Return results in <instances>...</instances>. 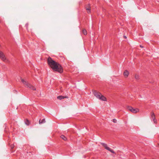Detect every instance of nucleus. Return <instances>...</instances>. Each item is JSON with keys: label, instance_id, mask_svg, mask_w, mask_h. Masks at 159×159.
<instances>
[{"label": "nucleus", "instance_id": "423d86ee", "mask_svg": "<svg viewBox=\"0 0 159 159\" xmlns=\"http://www.w3.org/2000/svg\"><path fill=\"white\" fill-rule=\"evenodd\" d=\"M0 57L4 61H7L6 57L5 56L2 52L0 51Z\"/></svg>", "mask_w": 159, "mask_h": 159}, {"label": "nucleus", "instance_id": "4468645a", "mask_svg": "<svg viewBox=\"0 0 159 159\" xmlns=\"http://www.w3.org/2000/svg\"><path fill=\"white\" fill-rule=\"evenodd\" d=\"M83 33L84 35H86L87 34V31L85 29L83 30Z\"/></svg>", "mask_w": 159, "mask_h": 159}, {"label": "nucleus", "instance_id": "ddd939ff", "mask_svg": "<svg viewBox=\"0 0 159 159\" xmlns=\"http://www.w3.org/2000/svg\"><path fill=\"white\" fill-rule=\"evenodd\" d=\"M25 123L27 125H29L30 124V122L28 120L26 119L25 121Z\"/></svg>", "mask_w": 159, "mask_h": 159}, {"label": "nucleus", "instance_id": "dca6fc26", "mask_svg": "<svg viewBox=\"0 0 159 159\" xmlns=\"http://www.w3.org/2000/svg\"><path fill=\"white\" fill-rule=\"evenodd\" d=\"M135 78L136 79H139V76L138 75H135Z\"/></svg>", "mask_w": 159, "mask_h": 159}, {"label": "nucleus", "instance_id": "f3484780", "mask_svg": "<svg viewBox=\"0 0 159 159\" xmlns=\"http://www.w3.org/2000/svg\"><path fill=\"white\" fill-rule=\"evenodd\" d=\"M113 122L114 123H116L117 122V120L116 119H113Z\"/></svg>", "mask_w": 159, "mask_h": 159}, {"label": "nucleus", "instance_id": "aec40b11", "mask_svg": "<svg viewBox=\"0 0 159 159\" xmlns=\"http://www.w3.org/2000/svg\"><path fill=\"white\" fill-rule=\"evenodd\" d=\"M124 38H125V39L126 38V37L125 36H124Z\"/></svg>", "mask_w": 159, "mask_h": 159}, {"label": "nucleus", "instance_id": "7ed1b4c3", "mask_svg": "<svg viewBox=\"0 0 159 159\" xmlns=\"http://www.w3.org/2000/svg\"><path fill=\"white\" fill-rule=\"evenodd\" d=\"M21 81L22 83L25 85V87L29 88L30 89H31L33 90H36V89L34 87L32 86L27 82L25 81L24 79H21Z\"/></svg>", "mask_w": 159, "mask_h": 159}, {"label": "nucleus", "instance_id": "20e7f679", "mask_svg": "<svg viewBox=\"0 0 159 159\" xmlns=\"http://www.w3.org/2000/svg\"><path fill=\"white\" fill-rule=\"evenodd\" d=\"M101 144L102 145V146L105 148V149L107 150L110 151L111 153H115V152H114V151L111 149L109 147L107 144L105 143H101Z\"/></svg>", "mask_w": 159, "mask_h": 159}, {"label": "nucleus", "instance_id": "a211bd4d", "mask_svg": "<svg viewBox=\"0 0 159 159\" xmlns=\"http://www.w3.org/2000/svg\"><path fill=\"white\" fill-rule=\"evenodd\" d=\"M10 147L11 149H12L14 147V145L13 144H11L10 145Z\"/></svg>", "mask_w": 159, "mask_h": 159}, {"label": "nucleus", "instance_id": "f8f14e48", "mask_svg": "<svg viewBox=\"0 0 159 159\" xmlns=\"http://www.w3.org/2000/svg\"><path fill=\"white\" fill-rule=\"evenodd\" d=\"M45 119H43L41 121V120H39V124H42V123H44L45 122Z\"/></svg>", "mask_w": 159, "mask_h": 159}, {"label": "nucleus", "instance_id": "9d476101", "mask_svg": "<svg viewBox=\"0 0 159 159\" xmlns=\"http://www.w3.org/2000/svg\"><path fill=\"white\" fill-rule=\"evenodd\" d=\"M155 118V115L154 113L153 112H151V118L152 119Z\"/></svg>", "mask_w": 159, "mask_h": 159}, {"label": "nucleus", "instance_id": "6ab92c4d", "mask_svg": "<svg viewBox=\"0 0 159 159\" xmlns=\"http://www.w3.org/2000/svg\"><path fill=\"white\" fill-rule=\"evenodd\" d=\"M25 26L27 27L28 26V24H26V25H25Z\"/></svg>", "mask_w": 159, "mask_h": 159}, {"label": "nucleus", "instance_id": "f03ea898", "mask_svg": "<svg viewBox=\"0 0 159 159\" xmlns=\"http://www.w3.org/2000/svg\"><path fill=\"white\" fill-rule=\"evenodd\" d=\"M93 93L95 96L99 100L104 101H107L106 98L102 95L100 93H98L97 91H94L93 92Z\"/></svg>", "mask_w": 159, "mask_h": 159}, {"label": "nucleus", "instance_id": "0eeeda50", "mask_svg": "<svg viewBox=\"0 0 159 159\" xmlns=\"http://www.w3.org/2000/svg\"><path fill=\"white\" fill-rule=\"evenodd\" d=\"M86 10L87 11V12L89 13L90 12V7L89 4L86 7Z\"/></svg>", "mask_w": 159, "mask_h": 159}, {"label": "nucleus", "instance_id": "39448f33", "mask_svg": "<svg viewBox=\"0 0 159 159\" xmlns=\"http://www.w3.org/2000/svg\"><path fill=\"white\" fill-rule=\"evenodd\" d=\"M128 109L133 113H135L138 112L139 111L138 108H133L131 107H128Z\"/></svg>", "mask_w": 159, "mask_h": 159}, {"label": "nucleus", "instance_id": "6e6552de", "mask_svg": "<svg viewBox=\"0 0 159 159\" xmlns=\"http://www.w3.org/2000/svg\"><path fill=\"white\" fill-rule=\"evenodd\" d=\"M129 74V72L127 70H125L124 72V75L125 77H127Z\"/></svg>", "mask_w": 159, "mask_h": 159}, {"label": "nucleus", "instance_id": "1a4fd4ad", "mask_svg": "<svg viewBox=\"0 0 159 159\" xmlns=\"http://www.w3.org/2000/svg\"><path fill=\"white\" fill-rule=\"evenodd\" d=\"M64 98H67L66 97H64L62 96H59L57 97V98L59 100H61L62 99H63Z\"/></svg>", "mask_w": 159, "mask_h": 159}, {"label": "nucleus", "instance_id": "f257e3e1", "mask_svg": "<svg viewBox=\"0 0 159 159\" xmlns=\"http://www.w3.org/2000/svg\"><path fill=\"white\" fill-rule=\"evenodd\" d=\"M48 63L53 71H57L60 73L63 72V69L61 66L52 60L50 57L48 58Z\"/></svg>", "mask_w": 159, "mask_h": 159}, {"label": "nucleus", "instance_id": "2eb2a0df", "mask_svg": "<svg viewBox=\"0 0 159 159\" xmlns=\"http://www.w3.org/2000/svg\"><path fill=\"white\" fill-rule=\"evenodd\" d=\"M152 120H153V122L154 123H157V120H156V119L155 118H153V119H152Z\"/></svg>", "mask_w": 159, "mask_h": 159}, {"label": "nucleus", "instance_id": "9b49d317", "mask_svg": "<svg viewBox=\"0 0 159 159\" xmlns=\"http://www.w3.org/2000/svg\"><path fill=\"white\" fill-rule=\"evenodd\" d=\"M61 138L65 141L67 139L63 135H62L61 136Z\"/></svg>", "mask_w": 159, "mask_h": 159}]
</instances>
